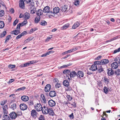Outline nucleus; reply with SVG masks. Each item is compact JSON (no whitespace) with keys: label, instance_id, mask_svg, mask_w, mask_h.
<instances>
[{"label":"nucleus","instance_id":"51","mask_svg":"<svg viewBox=\"0 0 120 120\" xmlns=\"http://www.w3.org/2000/svg\"><path fill=\"white\" fill-rule=\"evenodd\" d=\"M15 65L10 64L8 66V67L9 69H12L15 68Z\"/></svg>","mask_w":120,"mask_h":120},{"label":"nucleus","instance_id":"18","mask_svg":"<svg viewBox=\"0 0 120 120\" xmlns=\"http://www.w3.org/2000/svg\"><path fill=\"white\" fill-rule=\"evenodd\" d=\"M41 102L43 103H45L46 102V100L44 95L43 94H42L41 95Z\"/></svg>","mask_w":120,"mask_h":120},{"label":"nucleus","instance_id":"64","mask_svg":"<svg viewBox=\"0 0 120 120\" xmlns=\"http://www.w3.org/2000/svg\"><path fill=\"white\" fill-rule=\"evenodd\" d=\"M20 26H21V23H20L17 25L16 27L17 29L18 30H19L20 29Z\"/></svg>","mask_w":120,"mask_h":120},{"label":"nucleus","instance_id":"55","mask_svg":"<svg viewBox=\"0 0 120 120\" xmlns=\"http://www.w3.org/2000/svg\"><path fill=\"white\" fill-rule=\"evenodd\" d=\"M77 47H76L75 48L72 49H70L71 52L75 51L78 49Z\"/></svg>","mask_w":120,"mask_h":120},{"label":"nucleus","instance_id":"13","mask_svg":"<svg viewBox=\"0 0 120 120\" xmlns=\"http://www.w3.org/2000/svg\"><path fill=\"white\" fill-rule=\"evenodd\" d=\"M19 7L22 8H24L25 7L24 1L23 0H20L19 1Z\"/></svg>","mask_w":120,"mask_h":120},{"label":"nucleus","instance_id":"3","mask_svg":"<svg viewBox=\"0 0 120 120\" xmlns=\"http://www.w3.org/2000/svg\"><path fill=\"white\" fill-rule=\"evenodd\" d=\"M3 109V113L4 114L7 115L8 113V106L7 105H5L4 106L2 107Z\"/></svg>","mask_w":120,"mask_h":120},{"label":"nucleus","instance_id":"16","mask_svg":"<svg viewBox=\"0 0 120 120\" xmlns=\"http://www.w3.org/2000/svg\"><path fill=\"white\" fill-rule=\"evenodd\" d=\"M10 109L14 110L17 109V106L16 104L15 103H13L12 104L11 106H10Z\"/></svg>","mask_w":120,"mask_h":120},{"label":"nucleus","instance_id":"17","mask_svg":"<svg viewBox=\"0 0 120 120\" xmlns=\"http://www.w3.org/2000/svg\"><path fill=\"white\" fill-rule=\"evenodd\" d=\"M68 6L67 5H64L61 8V10L62 11H66L68 10Z\"/></svg>","mask_w":120,"mask_h":120},{"label":"nucleus","instance_id":"9","mask_svg":"<svg viewBox=\"0 0 120 120\" xmlns=\"http://www.w3.org/2000/svg\"><path fill=\"white\" fill-rule=\"evenodd\" d=\"M84 75V73L83 72L81 71H78L77 73V77L79 78L83 77Z\"/></svg>","mask_w":120,"mask_h":120},{"label":"nucleus","instance_id":"28","mask_svg":"<svg viewBox=\"0 0 120 120\" xmlns=\"http://www.w3.org/2000/svg\"><path fill=\"white\" fill-rule=\"evenodd\" d=\"M53 52V51H49L47 52L46 53H44V54L42 55L41 56V57H45L49 55L50 53L51 52L52 53Z\"/></svg>","mask_w":120,"mask_h":120},{"label":"nucleus","instance_id":"53","mask_svg":"<svg viewBox=\"0 0 120 120\" xmlns=\"http://www.w3.org/2000/svg\"><path fill=\"white\" fill-rule=\"evenodd\" d=\"M94 64L95 65H99V64H102L101 63V61H95L94 62Z\"/></svg>","mask_w":120,"mask_h":120},{"label":"nucleus","instance_id":"15","mask_svg":"<svg viewBox=\"0 0 120 120\" xmlns=\"http://www.w3.org/2000/svg\"><path fill=\"white\" fill-rule=\"evenodd\" d=\"M50 85L49 84H47L45 87V92H48L50 90Z\"/></svg>","mask_w":120,"mask_h":120},{"label":"nucleus","instance_id":"7","mask_svg":"<svg viewBox=\"0 0 120 120\" xmlns=\"http://www.w3.org/2000/svg\"><path fill=\"white\" fill-rule=\"evenodd\" d=\"M49 109L48 108L44 106L42 108V109L41 110L42 113L44 114H47L48 113V111H49Z\"/></svg>","mask_w":120,"mask_h":120},{"label":"nucleus","instance_id":"45","mask_svg":"<svg viewBox=\"0 0 120 120\" xmlns=\"http://www.w3.org/2000/svg\"><path fill=\"white\" fill-rule=\"evenodd\" d=\"M26 89V87L25 86H23L22 87L16 90L17 91H19L20 90H23Z\"/></svg>","mask_w":120,"mask_h":120},{"label":"nucleus","instance_id":"11","mask_svg":"<svg viewBox=\"0 0 120 120\" xmlns=\"http://www.w3.org/2000/svg\"><path fill=\"white\" fill-rule=\"evenodd\" d=\"M48 103L49 106L52 107L56 105L55 102L52 100H49L48 101Z\"/></svg>","mask_w":120,"mask_h":120},{"label":"nucleus","instance_id":"63","mask_svg":"<svg viewBox=\"0 0 120 120\" xmlns=\"http://www.w3.org/2000/svg\"><path fill=\"white\" fill-rule=\"evenodd\" d=\"M120 51V49L119 48L117 49H116L114 51V53H115Z\"/></svg>","mask_w":120,"mask_h":120},{"label":"nucleus","instance_id":"61","mask_svg":"<svg viewBox=\"0 0 120 120\" xmlns=\"http://www.w3.org/2000/svg\"><path fill=\"white\" fill-rule=\"evenodd\" d=\"M27 34V32L26 31H25L23 32L22 33H21L20 34L22 36H24V35L26 34Z\"/></svg>","mask_w":120,"mask_h":120},{"label":"nucleus","instance_id":"32","mask_svg":"<svg viewBox=\"0 0 120 120\" xmlns=\"http://www.w3.org/2000/svg\"><path fill=\"white\" fill-rule=\"evenodd\" d=\"M104 82L107 84L109 83V79L108 78H106L105 77H104Z\"/></svg>","mask_w":120,"mask_h":120},{"label":"nucleus","instance_id":"22","mask_svg":"<svg viewBox=\"0 0 120 120\" xmlns=\"http://www.w3.org/2000/svg\"><path fill=\"white\" fill-rule=\"evenodd\" d=\"M70 72V71L69 70H65L63 71V73L66 74V78H67V76H69Z\"/></svg>","mask_w":120,"mask_h":120},{"label":"nucleus","instance_id":"6","mask_svg":"<svg viewBox=\"0 0 120 120\" xmlns=\"http://www.w3.org/2000/svg\"><path fill=\"white\" fill-rule=\"evenodd\" d=\"M31 114L32 117L35 118L36 117H37L38 114L35 110L33 109L31 111Z\"/></svg>","mask_w":120,"mask_h":120},{"label":"nucleus","instance_id":"47","mask_svg":"<svg viewBox=\"0 0 120 120\" xmlns=\"http://www.w3.org/2000/svg\"><path fill=\"white\" fill-rule=\"evenodd\" d=\"M6 34V32L5 31H4L0 35V37L1 38L5 36Z\"/></svg>","mask_w":120,"mask_h":120},{"label":"nucleus","instance_id":"34","mask_svg":"<svg viewBox=\"0 0 120 120\" xmlns=\"http://www.w3.org/2000/svg\"><path fill=\"white\" fill-rule=\"evenodd\" d=\"M69 26V24L68 23L64 25L61 28V30H64L67 28Z\"/></svg>","mask_w":120,"mask_h":120},{"label":"nucleus","instance_id":"21","mask_svg":"<svg viewBox=\"0 0 120 120\" xmlns=\"http://www.w3.org/2000/svg\"><path fill=\"white\" fill-rule=\"evenodd\" d=\"M102 65H104L107 64L109 62V61L107 59H104L101 60Z\"/></svg>","mask_w":120,"mask_h":120},{"label":"nucleus","instance_id":"46","mask_svg":"<svg viewBox=\"0 0 120 120\" xmlns=\"http://www.w3.org/2000/svg\"><path fill=\"white\" fill-rule=\"evenodd\" d=\"M61 86V84L60 83H58L56 84L55 87L56 88H58Z\"/></svg>","mask_w":120,"mask_h":120},{"label":"nucleus","instance_id":"36","mask_svg":"<svg viewBox=\"0 0 120 120\" xmlns=\"http://www.w3.org/2000/svg\"><path fill=\"white\" fill-rule=\"evenodd\" d=\"M40 24L42 26H45L46 25L47 22L45 20H42L40 22Z\"/></svg>","mask_w":120,"mask_h":120},{"label":"nucleus","instance_id":"33","mask_svg":"<svg viewBox=\"0 0 120 120\" xmlns=\"http://www.w3.org/2000/svg\"><path fill=\"white\" fill-rule=\"evenodd\" d=\"M114 61H115V62H117L118 64H120V57L115 58Z\"/></svg>","mask_w":120,"mask_h":120},{"label":"nucleus","instance_id":"23","mask_svg":"<svg viewBox=\"0 0 120 120\" xmlns=\"http://www.w3.org/2000/svg\"><path fill=\"white\" fill-rule=\"evenodd\" d=\"M107 74L109 76L112 75L114 74L113 70L111 68L108 69Z\"/></svg>","mask_w":120,"mask_h":120},{"label":"nucleus","instance_id":"35","mask_svg":"<svg viewBox=\"0 0 120 120\" xmlns=\"http://www.w3.org/2000/svg\"><path fill=\"white\" fill-rule=\"evenodd\" d=\"M71 65V64H67L66 65H64L62 66H60V67H59V69H60V68H66L68 67V66Z\"/></svg>","mask_w":120,"mask_h":120},{"label":"nucleus","instance_id":"10","mask_svg":"<svg viewBox=\"0 0 120 120\" xmlns=\"http://www.w3.org/2000/svg\"><path fill=\"white\" fill-rule=\"evenodd\" d=\"M111 68L114 69H115L116 68L118 67V63L115 62H113L111 64Z\"/></svg>","mask_w":120,"mask_h":120},{"label":"nucleus","instance_id":"39","mask_svg":"<svg viewBox=\"0 0 120 120\" xmlns=\"http://www.w3.org/2000/svg\"><path fill=\"white\" fill-rule=\"evenodd\" d=\"M40 19V17L39 16L36 17L35 20V22L36 23H38L39 22Z\"/></svg>","mask_w":120,"mask_h":120},{"label":"nucleus","instance_id":"20","mask_svg":"<svg viewBox=\"0 0 120 120\" xmlns=\"http://www.w3.org/2000/svg\"><path fill=\"white\" fill-rule=\"evenodd\" d=\"M30 17V15L29 13L26 12L24 14V18L25 19H28Z\"/></svg>","mask_w":120,"mask_h":120},{"label":"nucleus","instance_id":"52","mask_svg":"<svg viewBox=\"0 0 120 120\" xmlns=\"http://www.w3.org/2000/svg\"><path fill=\"white\" fill-rule=\"evenodd\" d=\"M4 14V10H1L0 11V17H2Z\"/></svg>","mask_w":120,"mask_h":120},{"label":"nucleus","instance_id":"31","mask_svg":"<svg viewBox=\"0 0 120 120\" xmlns=\"http://www.w3.org/2000/svg\"><path fill=\"white\" fill-rule=\"evenodd\" d=\"M13 34L15 35H17L18 34L20 33V32L19 30H15L12 31Z\"/></svg>","mask_w":120,"mask_h":120},{"label":"nucleus","instance_id":"2","mask_svg":"<svg viewBox=\"0 0 120 120\" xmlns=\"http://www.w3.org/2000/svg\"><path fill=\"white\" fill-rule=\"evenodd\" d=\"M43 11L44 13H50V15L51 14H53L52 12L50 10V8L48 6H46L43 9Z\"/></svg>","mask_w":120,"mask_h":120},{"label":"nucleus","instance_id":"30","mask_svg":"<svg viewBox=\"0 0 120 120\" xmlns=\"http://www.w3.org/2000/svg\"><path fill=\"white\" fill-rule=\"evenodd\" d=\"M3 119L4 120H10L9 116L7 115H4L3 116Z\"/></svg>","mask_w":120,"mask_h":120},{"label":"nucleus","instance_id":"4","mask_svg":"<svg viewBox=\"0 0 120 120\" xmlns=\"http://www.w3.org/2000/svg\"><path fill=\"white\" fill-rule=\"evenodd\" d=\"M42 105L40 104L37 103L35 105V108L38 111H41L42 109Z\"/></svg>","mask_w":120,"mask_h":120},{"label":"nucleus","instance_id":"48","mask_svg":"<svg viewBox=\"0 0 120 120\" xmlns=\"http://www.w3.org/2000/svg\"><path fill=\"white\" fill-rule=\"evenodd\" d=\"M32 38L31 37H29L25 40L24 41L25 43H27L31 41Z\"/></svg>","mask_w":120,"mask_h":120},{"label":"nucleus","instance_id":"49","mask_svg":"<svg viewBox=\"0 0 120 120\" xmlns=\"http://www.w3.org/2000/svg\"><path fill=\"white\" fill-rule=\"evenodd\" d=\"M98 68V71L100 73H101L104 70L102 67L101 65L99 66Z\"/></svg>","mask_w":120,"mask_h":120},{"label":"nucleus","instance_id":"19","mask_svg":"<svg viewBox=\"0 0 120 120\" xmlns=\"http://www.w3.org/2000/svg\"><path fill=\"white\" fill-rule=\"evenodd\" d=\"M50 96L51 97H53L56 96V94L55 91H51L49 93Z\"/></svg>","mask_w":120,"mask_h":120},{"label":"nucleus","instance_id":"59","mask_svg":"<svg viewBox=\"0 0 120 120\" xmlns=\"http://www.w3.org/2000/svg\"><path fill=\"white\" fill-rule=\"evenodd\" d=\"M53 81L54 83L56 84L57 83H58V82H59V81L57 79L55 78L53 79Z\"/></svg>","mask_w":120,"mask_h":120},{"label":"nucleus","instance_id":"5","mask_svg":"<svg viewBox=\"0 0 120 120\" xmlns=\"http://www.w3.org/2000/svg\"><path fill=\"white\" fill-rule=\"evenodd\" d=\"M60 11V8L58 7H56L54 8L53 9V14H51V16H55L54 14H57Z\"/></svg>","mask_w":120,"mask_h":120},{"label":"nucleus","instance_id":"25","mask_svg":"<svg viewBox=\"0 0 120 120\" xmlns=\"http://www.w3.org/2000/svg\"><path fill=\"white\" fill-rule=\"evenodd\" d=\"M79 22H77L75 23L72 26V28L73 29H75L79 25Z\"/></svg>","mask_w":120,"mask_h":120},{"label":"nucleus","instance_id":"8","mask_svg":"<svg viewBox=\"0 0 120 120\" xmlns=\"http://www.w3.org/2000/svg\"><path fill=\"white\" fill-rule=\"evenodd\" d=\"M10 117L12 119H15L17 117V114L14 112H12L9 114Z\"/></svg>","mask_w":120,"mask_h":120},{"label":"nucleus","instance_id":"54","mask_svg":"<svg viewBox=\"0 0 120 120\" xmlns=\"http://www.w3.org/2000/svg\"><path fill=\"white\" fill-rule=\"evenodd\" d=\"M19 20L18 19H16L14 22L13 23V26H15L17 23L18 22Z\"/></svg>","mask_w":120,"mask_h":120},{"label":"nucleus","instance_id":"60","mask_svg":"<svg viewBox=\"0 0 120 120\" xmlns=\"http://www.w3.org/2000/svg\"><path fill=\"white\" fill-rule=\"evenodd\" d=\"M70 52H70V50H68L67 51H66L63 52L62 53V54L64 55L65 54H66L68 53H70Z\"/></svg>","mask_w":120,"mask_h":120},{"label":"nucleus","instance_id":"57","mask_svg":"<svg viewBox=\"0 0 120 120\" xmlns=\"http://www.w3.org/2000/svg\"><path fill=\"white\" fill-rule=\"evenodd\" d=\"M39 120H44V117L42 115H41L38 118Z\"/></svg>","mask_w":120,"mask_h":120},{"label":"nucleus","instance_id":"29","mask_svg":"<svg viewBox=\"0 0 120 120\" xmlns=\"http://www.w3.org/2000/svg\"><path fill=\"white\" fill-rule=\"evenodd\" d=\"M48 111V113L50 115L53 116L54 114V112L53 111V110L52 109H49Z\"/></svg>","mask_w":120,"mask_h":120},{"label":"nucleus","instance_id":"12","mask_svg":"<svg viewBox=\"0 0 120 120\" xmlns=\"http://www.w3.org/2000/svg\"><path fill=\"white\" fill-rule=\"evenodd\" d=\"M20 109L22 110H24L27 109V106L26 104L24 103H21L20 105Z\"/></svg>","mask_w":120,"mask_h":120},{"label":"nucleus","instance_id":"38","mask_svg":"<svg viewBox=\"0 0 120 120\" xmlns=\"http://www.w3.org/2000/svg\"><path fill=\"white\" fill-rule=\"evenodd\" d=\"M119 36H116L114 38H112L110 40H109L107 41V42H110L111 41H112L116 39H117V38H119Z\"/></svg>","mask_w":120,"mask_h":120},{"label":"nucleus","instance_id":"24","mask_svg":"<svg viewBox=\"0 0 120 120\" xmlns=\"http://www.w3.org/2000/svg\"><path fill=\"white\" fill-rule=\"evenodd\" d=\"M97 69V65L94 64L92 65L91 68V70L93 71L96 70Z\"/></svg>","mask_w":120,"mask_h":120},{"label":"nucleus","instance_id":"14","mask_svg":"<svg viewBox=\"0 0 120 120\" xmlns=\"http://www.w3.org/2000/svg\"><path fill=\"white\" fill-rule=\"evenodd\" d=\"M21 99L23 101L26 102L29 100V98L27 96H23L21 97Z\"/></svg>","mask_w":120,"mask_h":120},{"label":"nucleus","instance_id":"44","mask_svg":"<svg viewBox=\"0 0 120 120\" xmlns=\"http://www.w3.org/2000/svg\"><path fill=\"white\" fill-rule=\"evenodd\" d=\"M28 4H29L30 6L32 7H33L34 5V2L33 1H31V0L29 2Z\"/></svg>","mask_w":120,"mask_h":120},{"label":"nucleus","instance_id":"27","mask_svg":"<svg viewBox=\"0 0 120 120\" xmlns=\"http://www.w3.org/2000/svg\"><path fill=\"white\" fill-rule=\"evenodd\" d=\"M64 85L66 87H67L69 86V82L67 80H65L63 82Z\"/></svg>","mask_w":120,"mask_h":120},{"label":"nucleus","instance_id":"50","mask_svg":"<svg viewBox=\"0 0 120 120\" xmlns=\"http://www.w3.org/2000/svg\"><path fill=\"white\" fill-rule=\"evenodd\" d=\"M36 8L35 7H33L32 10H31L30 11V12L31 13L34 14V13L36 11Z\"/></svg>","mask_w":120,"mask_h":120},{"label":"nucleus","instance_id":"26","mask_svg":"<svg viewBox=\"0 0 120 120\" xmlns=\"http://www.w3.org/2000/svg\"><path fill=\"white\" fill-rule=\"evenodd\" d=\"M43 11L41 9H39L37 12V15H38V16H39L42 15L43 13Z\"/></svg>","mask_w":120,"mask_h":120},{"label":"nucleus","instance_id":"43","mask_svg":"<svg viewBox=\"0 0 120 120\" xmlns=\"http://www.w3.org/2000/svg\"><path fill=\"white\" fill-rule=\"evenodd\" d=\"M4 26V24L3 22L1 21L0 22V28H3Z\"/></svg>","mask_w":120,"mask_h":120},{"label":"nucleus","instance_id":"41","mask_svg":"<svg viewBox=\"0 0 120 120\" xmlns=\"http://www.w3.org/2000/svg\"><path fill=\"white\" fill-rule=\"evenodd\" d=\"M7 101L6 100H4L3 101H2L0 102V105H1L3 106H4V105L6 103Z\"/></svg>","mask_w":120,"mask_h":120},{"label":"nucleus","instance_id":"1","mask_svg":"<svg viewBox=\"0 0 120 120\" xmlns=\"http://www.w3.org/2000/svg\"><path fill=\"white\" fill-rule=\"evenodd\" d=\"M77 75V73L75 71L70 72L69 76H67L66 78L69 80L71 79L72 78L75 77L76 75Z\"/></svg>","mask_w":120,"mask_h":120},{"label":"nucleus","instance_id":"58","mask_svg":"<svg viewBox=\"0 0 120 120\" xmlns=\"http://www.w3.org/2000/svg\"><path fill=\"white\" fill-rule=\"evenodd\" d=\"M67 97L68 101H71L72 99V98L69 95H68L67 96Z\"/></svg>","mask_w":120,"mask_h":120},{"label":"nucleus","instance_id":"37","mask_svg":"<svg viewBox=\"0 0 120 120\" xmlns=\"http://www.w3.org/2000/svg\"><path fill=\"white\" fill-rule=\"evenodd\" d=\"M27 23V20L26 19H25L23 22L21 23V26H22L25 25Z\"/></svg>","mask_w":120,"mask_h":120},{"label":"nucleus","instance_id":"42","mask_svg":"<svg viewBox=\"0 0 120 120\" xmlns=\"http://www.w3.org/2000/svg\"><path fill=\"white\" fill-rule=\"evenodd\" d=\"M11 37V36L10 35H8L6 37V40L5 41V43H7L8 42L10 39V38Z\"/></svg>","mask_w":120,"mask_h":120},{"label":"nucleus","instance_id":"62","mask_svg":"<svg viewBox=\"0 0 120 120\" xmlns=\"http://www.w3.org/2000/svg\"><path fill=\"white\" fill-rule=\"evenodd\" d=\"M79 1L77 0L75 2L74 4L76 6H78L79 5Z\"/></svg>","mask_w":120,"mask_h":120},{"label":"nucleus","instance_id":"40","mask_svg":"<svg viewBox=\"0 0 120 120\" xmlns=\"http://www.w3.org/2000/svg\"><path fill=\"white\" fill-rule=\"evenodd\" d=\"M108 88L106 86H105L103 89L104 92L106 94H107L108 93Z\"/></svg>","mask_w":120,"mask_h":120},{"label":"nucleus","instance_id":"56","mask_svg":"<svg viewBox=\"0 0 120 120\" xmlns=\"http://www.w3.org/2000/svg\"><path fill=\"white\" fill-rule=\"evenodd\" d=\"M115 74L117 75H120V70L118 69L116 71Z\"/></svg>","mask_w":120,"mask_h":120}]
</instances>
